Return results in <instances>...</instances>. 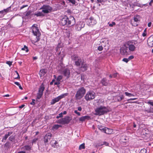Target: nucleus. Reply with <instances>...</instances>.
I'll use <instances>...</instances> for the list:
<instances>
[{
	"label": "nucleus",
	"mask_w": 153,
	"mask_h": 153,
	"mask_svg": "<svg viewBox=\"0 0 153 153\" xmlns=\"http://www.w3.org/2000/svg\"><path fill=\"white\" fill-rule=\"evenodd\" d=\"M60 23L62 26L67 25L71 26L75 24V20L74 17L72 16H70L69 18L65 16L61 19Z\"/></svg>",
	"instance_id": "nucleus-1"
},
{
	"label": "nucleus",
	"mask_w": 153,
	"mask_h": 153,
	"mask_svg": "<svg viewBox=\"0 0 153 153\" xmlns=\"http://www.w3.org/2000/svg\"><path fill=\"white\" fill-rule=\"evenodd\" d=\"M109 111V110L107 107L103 106H100L95 108L94 114L96 115L101 116L106 114Z\"/></svg>",
	"instance_id": "nucleus-2"
},
{
	"label": "nucleus",
	"mask_w": 153,
	"mask_h": 153,
	"mask_svg": "<svg viewBox=\"0 0 153 153\" xmlns=\"http://www.w3.org/2000/svg\"><path fill=\"white\" fill-rule=\"evenodd\" d=\"M126 46L128 47L129 50L131 51H134L136 49L135 46H137L139 44L136 40H129L125 43Z\"/></svg>",
	"instance_id": "nucleus-3"
},
{
	"label": "nucleus",
	"mask_w": 153,
	"mask_h": 153,
	"mask_svg": "<svg viewBox=\"0 0 153 153\" xmlns=\"http://www.w3.org/2000/svg\"><path fill=\"white\" fill-rule=\"evenodd\" d=\"M86 92V90L84 87H81L76 92L75 95V98L76 100H79L83 97Z\"/></svg>",
	"instance_id": "nucleus-4"
},
{
	"label": "nucleus",
	"mask_w": 153,
	"mask_h": 153,
	"mask_svg": "<svg viewBox=\"0 0 153 153\" xmlns=\"http://www.w3.org/2000/svg\"><path fill=\"white\" fill-rule=\"evenodd\" d=\"M96 96L95 93L93 91H88L85 95V98L87 101H90L94 99Z\"/></svg>",
	"instance_id": "nucleus-5"
},
{
	"label": "nucleus",
	"mask_w": 153,
	"mask_h": 153,
	"mask_svg": "<svg viewBox=\"0 0 153 153\" xmlns=\"http://www.w3.org/2000/svg\"><path fill=\"white\" fill-rule=\"evenodd\" d=\"M40 9H42V12L45 13H48L51 12L52 10V7L48 5H43L40 8Z\"/></svg>",
	"instance_id": "nucleus-6"
},
{
	"label": "nucleus",
	"mask_w": 153,
	"mask_h": 153,
	"mask_svg": "<svg viewBox=\"0 0 153 153\" xmlns=\"http://www.w3.org/2000/svg\"><path fill=\"white\" fill-rule=\"evenodd\" d=\"M140 16L137 15L135 16L134 17L133 19H131V23L132 25L136 26L138 25L139 22L140 20Z\"/></svg>",
	"instance_id": "nucleus-7"
},
{
	"label": "nucleus",
	"mask_w": 153,
	"mask_h": 153,
	"mask_svg": "<svg viewBox=\"0 0 153 153\" xmlns=\"http://www.w3.org/2000/svg\"><path fill=\"white\" fill-rule=\"evenodd\" d=\"M68 95V93H65L64 94H62L58 96V97L55 98L54 99H53L51 102V105H53L56 102H58L61 99L64 97H65L67 96Z\"/></svg>",
	"instance_id": "nucleus-8"
},
{
	"label": "nucleus",
	"mask_w": 153,
	"mask_h": 153,
	"mask_svg": "<svg viewBox=\"0 0 153 153\" xmlns=\"http://www.w3.org/2000/svg\"><path fill=\"white\" fill-rule=\"evenodd\" d=\"M45 89L44 85L42 83L40 86L38 92L37 94V98L39 99L42 97L43 94V92Z\"/></svg>",
	"instance_id": "nucleus-9"
},
{
	"label": "nucleus",
	"mask_w": 153,
	"mask_h": 153,
	"mask_svg": "<svg viewBox=\"0 0 153 153\" xmlns=\"http://www.w3.org/2000/svg\"><path fill=\"white\" fill-rule=\"evenodd\" d=\"M31 28L33 34L36 37H40L41 35V33L38 27L36 26L35 25H33L32 26Z\"/></svg>",
	"instance_id": "nucleus-10"
},
{
	"label": "nucleus",
	"mask_w": 153,
	"mask_h": 153,
	"mask_svg": "<svg viewBox=\"0 0 153 153\" xmlns=\"http://www.w3.org/2000/svg\"><path fill=\"white\" fill-rule=\"evenodd\" d=\"M71 120V117L66 116L59 120V123L62 124H68Z\"/></svg>",
	"instance_id": "nucleus-11"
},
{
	"label": "nucleus",
	"mask_w": 153,
	"mask_h": 153,
	"mask_svg": "<svg viewBox=\"0 0 153 153\" xmlns=\"http://www.w3.org/2000/svg\"><path fill=\"white\" fill-rule=\"evenodd\" d=\"M128 47L126 46L125 44H124L123 46L120 48V53L122 55H127L128 53Z\"/></svg>",
	"instance_id": "nucleus-12"
},
{
	"label": "nucleus",
	"mask_w": 153,
	"mask_h": 153,
	"mask_svg": "<svg viewBox=\"0 0 153 153\" xmlns=\"http://www.w3.org/2000/svg\"><path fill=\"white\" fill-rule=\"evenodd\" d=\"M109 41L107 38H105L102 39L100 41V44L103 47H107L108 48L109 47Z\"/></svg>",
	"instance_id": "nucleus-13"
},
{
	"label": "nucleus",
	"mask_w": 153,
	"mask_h": 153,
	"mask_svg": "<svg viewBox=\"0 0 153 153\" xmlns=\"http://www.w3.org/2000/svg\"><path fill=\"white\" fill-rule=\"evenodd\" d=\"M52 137V134L50 133H47L44 136V143H46L50 141Z\"/></svg>",
	"instance_id": "nucleus-14"
},
{
	"label": "nucleus",
	"mask_w": 153,
	"mask_h": 153,
	"mask_svg": "<svg viewBox=\"0 0 153 153\" xmlns=\"http://www.w3.org/2000/svg\"><path fill=\"white\" fill-rule=\"evenodd\" d=\"M85 24L82 22H78L76 25L75 29L77 30H80L84 27Z\"/></svg>",
	"instance_id": "nucleus-15"
},
{
	"label": "nucleus",
	"mask_w": 153,
	"mask_h": 153,
	"mask_svg": "<svg viewBox=\"0 0 153 153\" xmlns=\"http://www.w3.org/2000/svg\"><path fill=\"white\" fill-rule=\"evenodd\" d=\"M62 74L67 79H68L70 75V72L69 70L67 68L64 69L62 71Z\"/></svg>",
	"instance_id": "nucleus-16"
},
{
	"label": "nucleus",
	"mask_w": 153,
	"mask_h": 153,
	"mask_svg": "<svg viewBox=\"0 0 153 153\" xmlns=\"http://www.w3.org/2000/svg\"><path fill=\"white\" fill-rule=\"evenodd\" d=\"M147 44L148 46L150 47L153 46V36H150L147 40Z\"/></svg>",
	"instance_id": "nucleus-17"
},
{
	"label": "nucleus",
	"mask_w": 153,
	"mask_h": 153,
	"mask_svg": "<svg viewBox=\"0 0 153 153\" xmlns=\"http://www.w3.org/2000/svg\"><path fill=\"white\" fill-rule=\"evenodd\" d=\"M101 83L103 85L107 86L109 83V81L106 78H103L101 80Z\"/></svg>",
	"instance_id": "nucleus-18"
},
{
	"label": "nucleus",
	"mask_w": 153,
	"mask_h": 153,
	"mask_svg": "<svg viewBox=\"0 0 153 153\" xmlns=\"http://www.w3.org/2000/svg\"><path fill=\"white\" fill-rule=\"evenodd\" d=\"M88 68V65L86 64L82 63L80 68L82 71L84 72L86 71Z\"/></svg>",
	"instance_id": "nucleus-19"
},
{
	"label": "nucleus",
	"mask_w": 153,
	"mask_h": 153,
	"mask_svg": "<svg viewBox=\"0 0 153 153\" xmlns=\"http://www.w3.org/2000/svg\"><path fill=\"white\" fill-rule=\"evenodd\" d=\"M124 97L123 95H121L119 96H117L114 97V99L115 100L118 102H120L124 99Z\"/></svg>",
	"instance_id": "nucleus-20"
},
{
	"label": "nucleus",
	"mask_w": 153,
	"mask_h": 153,
	"mask_svg": "<svg viewBox=\"0 0 153 153\" xmlns=\"http://www.w3.org/2000/svg\"><path fill=\"white\" fill-rule=\"evenodd\" d=\"M10 9V7H8L3 10L0 11V13L2 14L3 15H4L6 14L7 13L9 12Z\"/></svg>",
	"instance_id": "nucleus-21"
},
{
	"label": "nucleus",
	"mask_w": 153,
	"mask_h": 153,
	"mask_svg": "<svg viewBox=\"0 0 153 153\" xmlns=\"http://www.w3.org/2000/svg\"><path fill=\"white\" fill-rule=\"evenodd\" d=\"M21 150H25L27 151H29L31 149V147L29 146L28 145H26L22 147L21 148Z\"/></svg>",
	"instance_id": "nucleus-22"
},
{
	"label": "nucleus",
	"mask_w": 153,
	"mask_h": 153,
	"mask_svg": "<svg viewBox=\"0 0 153 153\" xmlns=\"http://www.w3.org/2000/svg\"><path fill=\"white\" fill-rule=\"evenodd\" d=\"M82 60L81 58L79 57L78 58L77 60H76L75 62V65L77 66H79L80 65L81 63Z\"/></svg>",
	"instance_id": "nucleus-23"
},
{
	"label": "nucleus",
	"mask_w": 153,
	"mask_h": 153,
	"mask_svg": "<svg viewBox=\"0 0 153 153\" xmlns=\"http://www.w3.org/2000/svg\"><path fill=\"white\" fill-rule=\"evenodd\" d=\"M90 117L88 116H85L80 117L79 119L80 121H83L86 119H89Z\"/></svg>",
	"instance_id": "nucleus-24"
},
{
	"label": "nucleus",
	"mask_w": 153,
	"mask_h": 153,
	"mask_svg": "<svg viewBox=\"0 0 153 153\" xmlns=\"http://www.w3.org/2000/svg\"><path fill=\"white\" fill-rule=\"evenodd\" d=\"M71 59L72 60L75 61L77 60V59L79 58L77 55H73L71 56Z\"/></svg>",
	"instance_id": "nucleus-25"
},
{
	"label": "nucleus",
	"mask_w": 153,
	"mask_h": 153,
	"mask_svg": "<svg viewBox=\"0 0 153 153\" xmlns=\"http://www.w3.org/2000/svg\"><path fill=\"white\" fill-rule=\"evenodd\" d=\"M98 128L102 132H104L106 128L102 126L101 125H98Z\"/></svg>",
	"instance_id": "nucleus-26"
},
{
	"label": "nucleus",
	"mask_w": 153,
	"mask_h": 153,
	"mask_svg": "<svg viewBox=\"0 0 153 153\" xmlns=\"http://www.w3.org/2000/svg\"><path fill=\"white\" fill-rule=\"evenodd\" d=\"M40 40V38L39 37H36V39L35 40H32L31 41L32 43L34 45H36L35 44V43L36 42H38V41H39Z\"/></svg>",
	"instance_id": "nucleus-27"
},
{
	"label": "nucleus",
	"mask_w": 153,
	"mask_h": 153,
	"mask_svg": "<svg viewBox=\"0 0 153 153\" xmlns=\"http://www.w3.org/2000/svg\"><path fill=\"white\" fill-rule=\"evenodd\" d=\"M11 144L8 142H7L4 145V147L7 149L10 148Z\"/></svg>",
	"instance_id": "nucleus-28"
},
{
	"label": "nucleus",
	"mask_w": 153,
	"mask_h": 153,
	"mask_svg": "<svg viewBox=\"0 0 153 153\" xmlns=\"http://www.w3.org/2000/svg\"><path fill=\"white\" fill-rule=\"evenodd\" d=\"M46 73L45 70L44 69L41 70L40 71L39 74L41 76H44Z\"/></svg>",
	"instance_id": "nucleus-29"
},
{
	"label": "nucleus",
	"mask_w": 153,
	"mask_h": 153,
	"mask_svg": "<svg viewBox=\"0 0 153 153\" xmlns=\"http://www.w3.org/2000/svg\"><path fill=\"white\" fill-rule=\"evenodd\" d=\"M111 129L106 128L104 132L107 134H111Z\"/></svg>",
	"instance_id": "nucleus-30"
},
{
	"label": "nucleus",
	"mask_w": 153,
	"mask_h": 153,
	"mask_svg": "<svg viewBox=\"0 0 153 153\" xmlns=\"http://www.w3.org/2000/svg\"><path fill=\"white\" fill-rule=\"evenodd\" d=\"M145 111L148 113H153V107H150L149 109L146 110Z\"/></svg>",
	"instance_id": "nucleus-31"
},
{
	"label": "nucleus",
	"mask_w": 153,
	"mask_h": 153,
	"mask_svg": "<svg viewBox=\"0 0 153 153\" xmlns=\"http://www.w3.org/2000/svg\"><path fill=\"white\" fill-rule=\"evenodd\" d=\"M125 94L126 96L128 97H134V96L133 94H132L131 93H128V92H125Z\"/></svg>",
	"instance_id": "nucleus-32"
},
{
	"label": "nucleus",
	"mask_w": 153,
	"mask_h": 153,
	"mask_svg": "<svg viewBox=\"0 0 153 153\" xmlns=\"http://www.w3.org/2000/svg\"><path fill=\"white\" fill-rule=\"evenodd\" d=\"M61 126L58 125L57 124L55 125H54L52 127V129L53 130V129H58L59 127H61Z\"/></svg>",
	"instance_id": "nucleus-33"
},
{
	"label": "nucleus",
	"mask_w": 153,
	"mask_h": 153,
	"mask_svg": "<svg viewBox=\"0 0 153 153\" xmlns=\"http://www.w3.org/2000/svg\"><path fill=\"white\" fill-rule=\"evenodd\" d=\"M85 149V144L84 143H83L82 144H81L79 148V150H82V149Z\"/></svg>",
	"instance_id": "nucleus-34"
},
{
	"label": "nucleus",
	"mask_w": 153,
	"mask_h": 153,
	"mask_svg": "<svg viewBox=\"0 0 153 153\" xmlns=\"http://www.w3.org/2000/svg\"><path fill=\"white\" fill-rule=\"evenodd\" d=\"M32 12L30 11H29L26 12V14H25V16L27 17H28L30 16H31Z\"/></svg>",
	"instance_id": "nucleus-35"
},
{
	"label": "nucleus",
	"mask_w": 153,
	"mask_h": 153,
	"mask_svg": "<svg viewBox=\"0 0 153 153\" xmlns=\"http://www.w3.org/2000/svg\"><path fill=\"white\" fill-rule=\"evenodd\" d=\"M34 15L36 16H43V13L41 12H38L36 13H35Z\"/></svg>",
	"instance_id": "nucleus-36"
},
{
	"label": "nucleus",
	"mask_w": 153,
	"mask_h": 153,
	"mask_svg": "<svg viewBox=\"0 0 153 153\" xmlns=\"http://www.w3.org/2000/svg\"><path fill=\"white\" fill-rule=\"evenodd\" d=\"M62 75H59L56 78V81L60 82L61 80L62 79Z\"/></svg>",
	"instance_id": "nucleus-37"
},
{
	"label": "nucleus",
	"mask_w": 153,
	"mask_h": 153,
	"mask_svg": "<svg viewBox=\"0 0 153 153\" xmlns=\"http://www.w3.org/2000/svg\"><path fill=\"white\" fill-rule=\"evenodd\" d=\"M22 50L25 51L26 52H27L28 51V48L26 45H24V47L23 48H22Z\"/></svg>",
	"instance_id": "nucleus-38"
},
{
	"label": "nucleus",
	"mask_w": 153,
	"mask_h": 153,
	"mask_svg": "<svg viewBox=\"0 0 153 153\" xmlns=\"http://www.w3.org/2000/svg\"><path fill=\"white\" fill-rule=\"evenodd\" d=\"M89 22L91 23V25H95L96 23L97 22L95 19H94L92 20L91 22Z\"/></svg>",
	"instance_id": "nucleus-39"
},
{
	"label": "nucleus",
	"mask_w": 153,
	"mask_h": 153,
	"mask_svg": "<svg viewBox=\"0 0 153 153\" xmlns=\"http://www.w3.org/2000/svg\"><path fill=\"white\" fill-rule=\"evenodd\" d=\"M15 137L13 135H11L9 138V140L11 141H13V140H14Z\"/></svg>",
	"instance_id": "nucleus-40"
},
{
	"label": "nucleus",
	"mask_w": 153,
	"mask_h": 153,
	"mask_svg": "<svg viewBox=\"0 0 153 153\" xmlns=\"http://www.w3.org/2000/svg\"><path fill=\"white\" fill-rule=\"evenodd\" d=\"M70 3H71L73 4H75L76 2L75 0H67Z\"/></svg>",
	"instance_id": "nucleus-41"
},
{
	"label": "nucleus",
	"mask_w": 153,
	"mask_h": 153,
	"mask_svg": "<svg viewBox=\"0 0 153 153\" xmlns=\"http://www.w3.org/2000/svg\"><path fill=\"white\" fill-rule=\"evenodd\" d=\"M140 153H147V151L145 149H143L140 150Z\"/></svg>",
	"instance_id": "nucleus-42"
},
{
	"label": "nucleus",
	"mask_w": 153,
	"mask_h": 153,
	"mask_svg": "<svg viewBox=\"0 0 153 153\" xmlns=\"http://www.w3.org/2000/svg\"><path fill=\"white\" fill-rule=\"evenodd\" d=\"M8 137V136L6 134L3 137L2 139V141L3 142L4 141V140H5Z\"/></svg>",
	"instance_id": "nucleus-43"
},
{
	"label": "nucleus",
	"mask_w": 153,
	"mask_h": 153,
	"mask_svg": "<svg viewBox=\"0 0 153 153\" xmlns=\"http://www.w3.org/2000/svg\"><path fill=\"white\" fill-rule=\"evenodd\" d=\"M103 46L101 45L100 46L98 47L97 49L100 51H101L103 50Z\"/></svg>",
	"instance_id": "nucleus-44"
},
{
	"label": "nucleus",
	"mask_w": 153,
	"mask_h": 153,
	"mask_svg": "<svg viewBox=\"0 0 153 153\" xmlns=\"http://www.w3.org/2000/svg\"><path fill=\"white\" fill-rule=\"evenodd\" d=\"M116 25V23L114 22H112L111 23L109 24V26L110 27H112L113 26L115 25Z\"/></svg>",
	"instance_id": "nucleus-45"
},
{
	"label": "nucleus",
	"mask_w": 153,
	"mask_h": 153,
	"mask_svg": "<svg viewBox=\"0 0 153 153\" xmlns=\"http://www.w3.org/2000/svg\"><path fill=\"white\" fill-rule=\"evenodd\" d=\"M146 103L150 105L153 106V102L151 101H148Z\"/></svg>",
	"instance_id": "nucleus-46"
},
{
	"label": "nucleus",
	"mask_w": 153,
	"mask_h": 153,
	"mask_svg": "<svg viewBox=\"0 0 153 153\" xmlns=\"http://www.w3.org/2000/svg\"><path fill=\"white\" fill-rule=\"evenodd\" d=\"M62 113H61L59 114V115L56 117V118L58 119L60 117H62Z\"/></svg>",
	"instance_id": "nucleus-47"
},
{
	"label": "nucleus",
	"mask_w": 153,
	"mask_h": 153,
	"mask_svg": "<svg viewBox=\"0 0 153 153\" xmlns=\"http://www.w3.org/2000/svg\"><path fill=\"white\" fill-rule=\"evenodd\" d=\"M146 35V29H145L144 30L143 33H142V36L143 37H144V36H145Z\"/></svg>",
	"instance_id": "nucleus-48"
},
{
	"label": "nucleus",
	"mask_w": 153,
	"mask_h": 153,
	"mask_svg": "<svg viewBox=\"0 0 153 153\" xmlns=\"http://www.w3.org/2000/svg\"><path fill=\"white\" fill-rule=\"evenodd\" d=\"M6 63L9 65L10 67L12 65V62L10 61H7L6 62Z\"/></svg>",
	"instance_id": "nucleus-49"
},
{
	"label": "nucleus",
	"mask_w": 153,
	"mask_h": 153,
	"mask_svg": "<svg viewBox=\"0 0 153 153\" xmlns=\"http://www.w3.org/2000/svg\"><path fill=\"white\" fill-rule=\"evenodd\" d=\"M123 61L125 62L126 63H127L129 61L128 58H125L123 59Z\"/></svg>",
	"instance_id": "nucleus-50"
},
{
	"label": "nucleus",
	"mask_w": 153,
	"mask_h": 153,
	"mask_svg": "<svg viewBox=\"0 0 153 153\" xmlns=\"http://www.w3.org/2000/svg\"><path fill=\"white\" fill-rule=\"evenodd\" d=\"M37 140H38V139L37 138L34 139L32 141V144H33V143H35Z\"/></svg>",
	"instance_id": "nucleus-51"
},
{
	"label": "nucleus",
	"mask_w": 153,
	"mask_h": 153,
	"mask_svg": "<svg viewBox=\"0 0 153 153\" xmlns=\"http://www.w3.org/2000/svg\"><path fill=\"white\" fill-rule=\"evenodd\" d=\"M108 144H109L108 143H107L105 141L103 142V144H101V145L102 146V145H104L106 146H108Z\"/></svg>",
	"instance_id": "nucleus-52"
},
{
	"label": "nucleus",
	"mask_w": 153,
	"mask_h": 153,
	"mask_svg": "<svg viewBox=\"0 0 153 153\" xmlns=\"http://www.w3.org/2000/svg\"><path fill=\"white\" fill-rule=\"evenodd\" d=\"M74 113L75 114H76L78 116H80V113L79 112H78L77 110L74 111Z\"/></svg>",
	"instance_id": "nucleus-53"
},
{
	"label": "nucleus",
	"mask_w": 153,
	"mask_h": 153,
	"mask_svg": "<svg viewBox=\"0 0 153 153\" xmlns=\"http://www.w3.org/2000/svg\"><path fill=\"white\" fill-rule=\"evenodd\" d=\"M32 102L30 103V104L32 105H34L35 104V100L34 99H32Z\"/></svg>",
	"instance_id": "nucleus-54"
},
{
	"label": "nucleus",
	"mask_w": 153,
	"mask_h": 153,
	"mask_svg": "<svg viewBox=\"0 0 153 153\" xmlns=\"http://www.w3.org/2000/svg\"><path fill=\"white\" fill-rule=\"evenodd\" d=\"M134 58V57L133 56H129L128 58V59L129 61L131 59H132Z\"/></svg>",
	"instance_id": "nucleus-55"
},
{
	"label": "nucleus",
	"mask_w": 153,
	"mask_h": 153,
	"mask_svg": "<svg viewBox=\"0 0 153 153\" xmlns=\"http://www.w3.org/2000/svg\"><path fill=\"white\" fill-rule=\"evenodd\" d=\"M59 45L60 44H59L58 45H57L56 48V51H57L58 50V49L60 48V46H59Z\"/></svg>",
	"instance_id": "nucleus-56"
},
{
	"label": "nucleus",
	"mask_w": 153,
	"mask_h": 153,
	"mask_svg": "<svg viewBox=\"0 0 153 153\" xmlns=\"http://www.w3.org/2000/svg\"><path fill=\"white\" fill-rule=\"evenodd\" d=\"M13 133V132L10 131L9 132H8V133L6 134L8 136V137L10 135H11Z\"/></svg>",
	"instance_id": "nucleus-57"
},
{
	"label": "nucleus",
	"mask_w": 153,
	"mask_h": 153,
	"mask_svg": "<svg viewBox=\"0 0 153 153\" xmlns=\"http://www.w3.org/2000/svg\"><path fill=\"white\" fill-rule=\"evenodd\" d=\"M28 6V5H23L20 7V10L22 9L25 7H27Z\"/></svg>",
	"instance_id": "nucleus-58"
},
{
	"label": "nucleus",
	"mask_w": 153,
	"mask_h": 153,
	"mask_svg": "<svg viewBox=\"0 0 153 153\" xmlns=\"http://www.w3.org/2000/svg\"><path fill=\"white\" fill-rule=\"evenodd\" d=\"M15 72L18 75L17 77L16 78H15L16 79H19V78H20V76H19V74L18 72L17 71H15Z\"/></svg>",
	"instance_id": "nucleus-59"
},
{
	"label": "nucleus",
	"mask_w": 153,
	"mask_h": 153,
	"mask_svg": "<svg viewBox=\"0 0 153 153\" xmlns=\"http://www.w3.org/2000/svg\"><path fill=\"white\" fill-rule=\"evenodd\" d=\"M117 73H114L112 75L113 77L115 78L117 76Z\"/></svg>",
	"instance_id": "nucleus-60"
},
{
	"label": "nucleus",
	"mask_w": 153,
	"mask_h": 153,
	"mask_svg": "<svg viewBox=\"0 0 153 153\" xmlns=\"http://www.w3.org/2000/svg\"><path fill=\"white\" fill-rule=\"evenodd\" d=\"M60 83V82L56 81V82L54 83L55 85H59Z\"/></svg>",
	"instance_id": "nucleus-61"
},
{
	"label": "nucleus",
	"mask_w": 153,
	"mask_h": 153,
	"mask_svg": "<svg viewBox=\"0 0 153 153\" xmlns=\"http://www.w3.org/2000/svg\"><path fill=\"white\" fill-rule=\"evenodd\" d=\"M14 83L18 86H19L20 85V83L19 82H15Z\"/></svg>",
	"instance_id": "nucleus-62"
},
{
	"label": "nucleus",
	"mask_w": 153,
	"mask_h": 153,
	"mask_svg": "<svg viewBox=\"0 0 153 153\" xmlns=\"http://www.w3.org/2000/svg\"><path fill=\"white\" fill-rule=\"evenodd\" d=\"M152 23L151 22H149L148 24V27H150L152 25Z\"/></svg>",
	"instance_id": "nucleus-63"
},
{
	"label": "nucleus",
	"mask_w": 153,
	"mask_h": 153,
	"mask_svg": "<svg viewBox=\"0 0 153 153\" xmlns=\"http://www.w3.org/2000/svg\"><path fill=\"white\" fill-rule=\"evenodd\" d=\"M82 110V108L81 107H78V110L79 111H81Z\"/></svg>",
	"instance_id": "nucleus-64"
}]
</instances>
